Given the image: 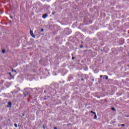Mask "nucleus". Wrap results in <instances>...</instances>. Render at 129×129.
<instances>
[{"instance_id":"f8f14e48","label":"nucleus","mask_w":129,"mask_h":129,"mask_svg":"<svg viewBox=\"0 0 129 129\" xmlns=\"http://www.w3.org/2000/svg\"><path fill=\"white\" fill-rule=\"evenodd\" d=\"M80 48H83V45H81Z\"/></svg>"},{"instance_id":"f257e3e1","label":"nucleus","mask_w":129,"mask_h":129,"mask_svg":"<svg viewBox=\"0 0 129 129\" xmlns=\"http://www.w3.org/2000/svg\"><path fill=\"white\" fill-rule=\"evenodd\" d=\"M30 35L32 36V37H33V38H35V34H34V33H33V31H32V30L30 31Z\"/></svg>"},{"instance_id":"a211bd4d","label":"nucleus","mask_w":129,"mask_h":129,"mask_svg":"<svg viewBox=\"0 0 129 129\" xmlns=\"http://www.w3.org/2000/svg\"><path fill=\"white\" fill-rule=\"evenodd\" d=\"M94 114H96V113H95V112H94V113H93Z\"/></svg>"},{"instance_id":"412c9836","label":"nucleus","mask_w":129,"mask_h":129,"mask_svg":"<svg viewBox=\"0 0 129 129\" xmlns=\"http://www.w3.org/2000/svg\"><path fill=\"white\" fill-rule=\"evenodd\" d=\"M10 75H11V73H10Z\"/></svg>"},{"instance_id":"ddd939ff","label":"nucleus","mask_w":129,"mask_h":129,"mask_svg":"<svg viewBox=\"0 0 129 129\" xmlns=\"http://www.w3.org/2000/svg\"><path fill=\"white\" fill-rule=\"evenodd\" d=\"M91 113H94V111H91Z\"/></svg>"},{"instance_id":"20e7f679","label":"nucleus","mask_w":129,"mask_h":129,"mask_svg":"<svg viewBox=\"0 0 129 129\" xmlns=\"http://www.w3.org/2000/svg\"><path fill=\"white\" fill-rule=\"evenodd\" d=\"M2 53H3V54H5V53H6V50L5 49H3Z\"/></svg>"},{"instance_id":"423d86ee","label":"nucleus","mask_w":129,"mask_h":129,"mask_svg":"<svg viewBox=\"0 0 129 129\" xmlns=\"http://www.w3.org/2000/svg\"><path fill=\"white\" fill-rule=\"evenodd\" d=\"M111 109H112V110L115 111V109H114V108L112 107V108H111Z\"/></svg>"},{"instance_id":"2eb2a0df","label":"nucleus","mask_w":129,"mask_h":129,"mask_svg":"<svg viewBox=\"0 0 129 129\" xmlns=\"http://www.w3.org/2000/svg\"><path fill=\"white\" fill-rule=\"evenodd\" d=\"M121 126H124V124H122L121 125Z\"/></svg>"},{"instance_id":"4468645a","label":"nucleus","mask_w":129,"mask_h":129,"mask_svg":"<svg viewBox=\"0 0 129 129\" xmlns=\"http://www.w3.org/2000/svg\"><path fill=\"white\" fill-rule=\"evenodd\" d=\"M44 31V29H41V32H43Z\"/></svg>"},{"instance_id":"7ed1b4c3","label":"nucleus","mask_w":129,"mask_h":129,"mask_svg":"<svg viewBox=\"0 0 129 129\" xmlns=\"http://www.w3.org/2000/svg\"><path fill=\"white\" fill-rule=\"evenodd\" d=\"M48 17V15L47 14H45L42 16L43 19H46Z\"/></svg>"},{"instance_id":"39448f33","label":"nucleus","mask_w":129,"mask_h":129,"mask_svg":"<svg viewBox=\"0 0 129 129\" xmlns=\"http://www.w3.org/2000/svg\"><path fill=\"white\" fill-rule=\"evenodd\" d=\"M96 118H97V116H96V114H95L94 116V119H96Z\"/></svg>"},{"instance_id":"1a4fd4ad","label":"nucleus","mask_w":129,"mask_h":129,"mask_svg":"<svg viewBox=\"0 0 129 129\" xmlns=\"http://www.w3.org/2000/svg\"><path fill=\"white\" fill-rule=\"evenodd\" d=\"M106 77V79H108V77L107 76H105Z\"/></svg>"},{"instance_id":"9b49d317","label":"nucleus","mask_w":129,"mask_h":129,"mask_svg":"<svg viewBox=\"0 0 129 129\" xmlns=\"http://www.w3.org/2000/svg\"><path fill=\"white\" fill-rule=\"evenodd\" d=\"M74 59H75V57L74 56H73L72 59H73V60H74Z\"/></svg>"},{"instance_id":"f03ea898","label":"nucleus","mask_w":129,"mask_h":129,"mask_svg":"<svg viewBox=\"0 0 129 129\" xmlns=\"http://www.w3.org/2000/svg\"><path fill=\"white\" fill-rule=\"evenodd\" d=\"M7 107H12V102H9Z\"/></svg>"},{"instance_id":"6e6552de","label":"nucleus","mask_w":129,"mask_h":129,"mask_svg":"<svg viewBox=\"0 0 129 129\" xmlns=\"http://www.w3.org/2000/svg\"><path fill=\"white\" fill-rule=\"evenodd\" d=\"M13 71H14V72H15V73H17V71H14V69H12V72H13Z\"/></svg>"},{"instance_id":"9d476101","label":"nucleus","mask_w":129,"mask_h":129,"mask_svg":"<svg viewBox=\"0 0 129 129\" xmlns=\"http://www.w3.org/2000/svg\"><path fill=\"white\" fill-rule=\"evenodd\" d=\"M55 13H56V12H54V13H52V15H55Z\"/></svg>"},{"instance_id":"aec40b11","label":"nucleus","mask_w":129,"mask_h":129,"mask_svg":"<svg viewBox=\"0 0 129 129\" xmlns=\"http://www.w3.org/2000/svg\"><path fill=\"white\" fill-rule=\"evenodd\" d=\"M81 80H82V81H83V79H81Z\"/></svg>"},{"instance_id":"dca6fc26","label":"nucleus","mask_w":129,"mask_h":129,"mask_svg":"<svg viewBox=\"0 0 129 129\" xmlns=\"http://www.w3.org/2000/svg\"><path fill=\"white\" fill-rule=\"evenodd\" d=\"M43 128H45V125H43Z\"/></svg>"},{"instance_id":"6ab92c4d","label":"nucleus","mask_w":129,"mask_h":129,"mask_svg":"<svg viewBox=\"0 0 129 129\" xmlns=\"http://www.w3.org/2000/svg\"><path fill=\"white\" fill-rule=\"evenodd\" d=\"M54 129H57V127H54Z\"/></svg>"},{"instance_id":"0eeeda50","label":"nucleus","mask_w":129,"mask_h":129,"mask_svg":"<svg viewBox=\"0 0 129 129\" xmlns=\"http://www.w3.org/2000/svg\"><path fill=\"white\" fill-rule=\"evenodd\" d=\"M15 127H18V125L16 123L14 124Z\"/></svg>"},{"instance_id":"f3484780","label":"nucleus","mask_w":129,"mask_h":129,"mask_svg":"<svg viewBox=\"0 0 129 129\" xmlns=\"http://www.w3.org/2000/svg\"><path fill=\"white\" fill-rule=\"evenodd\" d=\"M100 77L101 78L102 77H103V76H102V75H101V76H100Z\"/></svg>"}]
</instances>
